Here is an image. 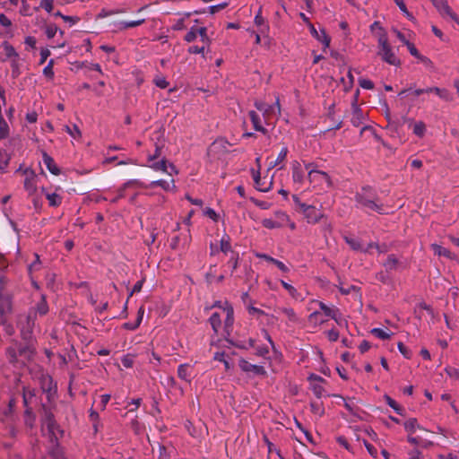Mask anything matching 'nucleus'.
I'll list each match as a JSON object with an SVG mask.
<instances>
[{
    "label": "nucleus",
    "mask_w": 459,
    "mask_h": 459,
    "mask_svg": "<svg viewBox=\"0 0 459 459\" xmlns=\"http://www.w3.org/2000/svg\"><path fill=\"white\" fill-rule=\"evenodd\" d=\"M8 279L0 275V325H4L7 321L8 315L12 312V297L6 290Z\"/></svg>",
    "instance_id": "1"
},
{
    "label": "nucleus",
    "mask_w": 459,
    "mask_h": 459,
    "mask_svg": "<svg viewBox=\"0 0 459 459\" xmlns=\"http://www.w3.org/2000/svg\"><path fill=\"white\" fill-rule=\"evenodd\" d=\"M378 46L379 51L377 55L381 56L382 60L385 63L394 65L400 66L401 60L396 56L394 52L393 51L386 36V33L383 32L378 38Z\"/></svg>",
    "instance_id": "2"
},
{
    "label": "nucleus",
    "mask_w": 459,
    "mask_h": 459,
    "mask_svg": "<svg viewBox=\"0 0 459 459\" xmlns=\"http://www.w3.org/2000/svg\"><path fill=\"white\" fill-rule=\"evenodd\" d=\"M8 359L11 363L25 364V360L30 359L33 354L32 349L29 345H21L15 343L6 351Z\"/></svg>",
    "instance_id": "3"
},
{
    "label": "nucleus",
    "mask_w": 459,
    "mask_h": 459,
    "mask_svg": "<svg viewBox=\"0 0 459 459\" xmlns=\"http://www.w3.org/2000/svg\"><path fill=\"white\" fill-rule=\"evenodd\" d=\"M36 312L29 310L25 315L19 316L18 327L21 331L22 338L25 341H29L31 338L32 331L35 326Z\"/></svg>",
    "instance_id": "4"
},
{
    "label": "nucleus",
    "mask_w": 459,
    "mask_h": 459,
    "mask_svg": "<svg viewBox=\"0 0 459 459\" xmlns=\"http://www.w3.org/2000/svg\"><path fill=\"white\" fill-rule=\"evenodd\" d=\"M147 194L138 189L136 183L128 182L124 185L122 188L118 190L117 196L113 199H127L128 201H134L136 198H145Z\"/></svg>",
    "instance_id": "5"
},
{
    "label": "nucleus",
    "mask_w": 459,
    "mask_h": 459,
    "mask_svg": "<svg viewBox=\"0 0 459 459\" xmlns=\"http://www.w3.org/2000/svg\"><path fill=\"white\" fill-rule=\"evenodd\" d=\"M296 211L303 213L308 223H316L324 216L321 207L307 203H298Z\"/></svg>",
    "instance_id": "6"
},
{
    "label": "nucleus",
    "mask_w": 459,
    "mask_h": 459,
    "mask_svg": "<svg viewBox=\"0 0 459 459\" xmlns=\"http://www.w3.org/2000/svg\"><path fill=\"white\" fill-rule=\"evenodd\" d=\"M433 5L437 8L441 16L450 17L453 21H455L459 25V17L457 14L452 10L449 6L446 0H430Z\"/></svg>",
    "instance_id": "7"
},
{
    "label": "nucleus",
    "mask_w": 459,
    "mask_h": 459,
    "mask_svg": "<svg viewBox=\"0 0 459 459\" xmlns=\"http://www.w3.org/2000/svg\"><path fill=\"white\" fill-rule=\"evenodd\" d=\"M223 315L225 316L224 332L228 336H230V332L233 329L234 310L232 306L228 301H224Z\"/></svg>",
    "instance_id": "8"
},
{
    "label": "nucleus",
    "mask_w": 459,
    "mask_h": 459,
    "mask_svg": "<svg viewBox=\"0 0 459 459\" xmlns=\"http://www.w3.org/2000/svg\"><path fill=\"white\" fill-rule=\"evenodd\" d=\"M309 380L314 381V383H311V389L313 394L317 397L321 398L325 395V390L324 386L322 385V383L325 382V380L317 375H311L309 377Z\"/></svg>",
    "instance_id": "9"
},
{
    "label": "nucleus",
    "mask_w": 459,
    "mask_h": 459,
    "mask_svg": "<svg viewBox=\"0 0 459 459\" xmlns=\"http://www.w3.org/2000/svg\"><path fill=\"white\" fill-rule=\"evenodd\" d=\"M240 368L247 373H252L256 376H264L266 371L263 366L252 364L245 359L239 362Z\"/></svg>",
    "instance_id": "10"
},
{
    "label": "nucleus",
    "mask_w": 459,
    "mask_h": 459,
    "mask_svg": "<svg viewBox=\"0 0 459 459\" xmlns=\"http://www.w3.org/2000/svg\"><path fill=\"white\" fill-rule=\"evenodd\" d=\"M308 179L310 182H325L327 186L331 185V179L329 175L326 172L316 170V169H309L308 171Z\"/></svg>",
    "instance_id": "11"
},
{
    "label": "nucleus",
    "mask_w": 459,
    "mask_h": 459,
    "mask_svg": "<svg viewBox=\"0 0 459 459\" xmlns=\"http://www.w3.org/2000/svg\"><path fill=\"white\" fill-rule=\"evenodd\" d=\"M43 425L47 427L48 432L55 436L56 430L58 429V425L55 420L53 413L50 411L45 410L43 417Z\"/></svg>",
    "instance_id": "12"
},
{
    "label": "nucleus",
    "mask_w": 459,
    "mask_h": 459,
    "mask_svg": "<svg viewBox=\"0 0 459 459\" xmlns=\"http://www.w3.org/2000/svg\"><path fill=\"white\" fill-rule=\"evenodd\" d=\"M178 377L186 383H191L193 378V366L188 363L180 364L178 367Z\"/></svg>",
    "instance_id": "13"
},
{
    "label": "nucleus",
    "mask_w": 459,
    "mask_h": 459,
    "mask_svg": "<svg viewBox=\"0 0 459 459\" xmlns=\"http://www.w3.org/2000/svg\"><path fill=\"white\" fill-rule=\"evenodd\" d=\"M365 119L364 114L361 110V108L357 105V96L354 99V101L352 103V117H351V124L358 127L359 126L363 120Z\"/></svg>",
    "instance_id": "14"
},
{
    "label": "nucleus",
    "mask_w": 459,
    "mask_h": 459,
    "mask_svg": "<svg viewBox=\"0 0 459 459\" xmlns=\"http://www.w3.org/2000/svg\"><path fill=\"white\" fill-rule=\"evenodd\" d=\"M309 30L310 33L314 38H316L318 41L322 42L325 46V48H328L330 45L331 39L326 34L325 30L323 29L321 30V32L318 33L316 30L315 26L312 23H309Z\"/></svg>",
    "instance_id": "15"
},
{
    "label": "nucleus",
    "mask_w": 459,
    "mask_h": 459,
    "mask_svg": "<svg viewBox=\"0 0 459 459\" xmlns=\"http://www.w3.org/2000/svg\"><path fill=\"white\" fill-rule=\"evenodd\" d=\"M25 178L23 181L24 188L30 194L33 193L36 190L35 178L36 175L33 171L26 169L24 171Z\"/></svg>",
    "instance_id": "16"
},
{
    "label": "nucleus",
    "mask_w": 459,
    "mask_h": 459,
    "mask_svg": "<svg viewBox=\"0 0 459 459\" xmlns=\"http://www.w3.org/2000/svg\"><path fill=\"white\" fill-rule=\"evenodd\" d=\"M42 157H43V162L48 168V169L53 174V175H59L60 174V169L56 164L54 159L49 156L46 152H42Z\"/></svg>",
    "instance_id": "17"
},
{
    "label": "nucleus",
    "mask_w": 459,
    "mask_h": 459,
    "mask_svg": "<svg viewBox=\"0 0 459 459\" xmlns=\"http://www.w3.org/2000/svg\"><path fill=\"white\" fill-rule=\"evenodd\" d=\"M343 239L350 246V247L354 251H360L363 253H368V248H364L360 241L353 237L344 236Z\"/></svg>",
    "instance_id": "18"
},
{
    "label": "nucleus",
    "mask_w": 459,
    "mask_h": 459,
    "mask_svg": "<svg viewBox=\"0 0 459 459\" xmlns=\"http://www.w3.org/2000/svg\"><path fill=\"white\" fill-rule=\"evenodd\" d=\"M403 427L406 432L409 433V435H412L415 433L418 429L420 430H426L424 428H422L417 421L415 418H410L403 423Z\"/></svg>",
    "instance_id": "19"
},
{
    "label": "nucleus",
    "mask_w": 459,
    "mask_h": 459,
    "mask_svg": "<svg viewBox=\"0 0 459 459\" xmlns=\"http://www.w3.org/2000/svg\"><path fill=\"white\" fill-rule=\"evenodd\" d=\"M292 178L296 183H302L304 180V172L302 170L301 165L299 161L294 160L292 162Z\"/></svg>",
    "instance_id": "20"
},
{
    "label": "nucleus",
    "mask_w": 459,
    "mask_h": 459,
    "mask_svg": "<svg viewBox=\"0 0 459 459\" xmlns=\"http://www.w3.org/2000/svg\"><path fill=\"white\" fill-rule=\"evenodd\" d=\"M2 46L4 50L5 58H0V61L5 62L7 59L19 58V54L8 41H4Z\"/></svg>",
    "instance_id": "21"
},
{
    "label": "nucleus",
    "mask_w": 459,
    "mask_h": 459,
    "mask_svg": "<svg viewBox=\"0 0 459 459\" xmlns=\"http://www.w3.org/2000/svg\"><path fill=\"white\" fill-rule=\"evenodd\" d=\"M362 204V208L365 210H372L376 211L380 214L388 213L389 211L385 208L384 203H360Z\"/></svg>",
    "instance_id": "22"
},
{
    "label": "nucleus",
    "mask_w": 459,
    "mask_h": 459,
    "mask_svg": "<svg viewBox=\"0 0 459 459\" xmlns=\"http://www.w3.org/2000/svg\"><path fill=\"white\" fill-rule=\"evenodd\" d=\"M248 115H249L250 120H251V122L253 124V126H254L255 130H256L258 132H261L264 134H265L267 133V129L264 128L261 125V120H260V117H259L258 114L255 111L251 110V111H249Z\"/></svg>",
    "instance_id": "23"
},
{
    "label": "nucleus",
    "mask_w": 459,
    "mask_h": 459,
    "mask_svg": "<svg viewBox=\"0 0 459 459\" xmlns=\"http://www.w3.org/2000/svg\"><path fill=\"white\" fill-rule=\"evenodd\" d=\"M426 92H429V93L434 92L440 99H442L446 101H450L452 100L451 94L448 91V90L444 89V88L442 89V88H438V87H429V88H426Z\"/></svg>",
    "instance_id": "24"
},
{
    "label": "nucleus",
    "mask_w": 459,
    "mask_h": 459,
    "mask_svg": "<svg viewBox=\"0 0 459 459\" xmlns=\"http://www.w3.org/2000/svg\"><path fill=\"white\" fill-rule=\"evenodd\" d=\"M262 6H260L255 17V24L259 27V32L264 34L269 30V25L265 22V20L262 16Z\"/></svg>",
    "instance_id": "25"
},
{
    "label": "nucleus",
    "mask_w": 459,
    "mask_h": 459,
    "mask_svg": "<svg viewBox=\"0 0 459 459\" xmlns=\"http://www.w3.org/2000/svg\"><path fill=\"white\" fill-rule=\"evenodd\" d=\"M220 251L223 254L231 255V252H235L231 247L230 238L229 235L224 234L220 241Z\"/></svg>",
    "instance_id": "26"
},
{
    "label": "nucleus",
    "mask_w": 459,
    "mask_h": 459,
    "mask_svg": "<svg viewBox=\"0 0 459 459\" xmlns=\"http://www.w3.org/2000/svg\"><path fill=\"white\" fill-rule=\"evenodd\" d=\"M209 322L214 333H218L221 326V314L220 312L212 313L209 318Z\"/></svg>",
    "instance_id": "27"
},
{
    "label": "nucleus",
    "mask_w": 459,
    "mask_h": 459,
    "mask_svg": "<svg viewBox=\"0 0 459 459\" xmlns=\"http://www.w3.org/2000/svg\"><path fill=\"white\" fill-rule=\"evenodd\" d=\"M275 311L285 315L291 323H297L299 320L294 309L291 307H277Z\"/></svg>",
    "instance_id": "28"
},
{
    "label": "nucleus",
    "mask_w": 459,
    "mask_h": 459,
    "mask_svg": "<svg viewBox=\"0 0 459 459\" xmlns=\"http://www.w3.org/2000/svg\"><path fill=\"white\" fill-rule=\"evenodd\" d=\"M48 455L51 459H65L63 448L58 443L53 445L48 451Z\"/></svg>",
    "instance_id": "29"
},
{
    "label": "nucleus",
    "mask_w": 459,
    "mask_h": 459,
    "mask_svg": "<svg viewBox=\"0 0 459 459\" xmlns=\"http://www.w3.org/2000/svg\"><path fill=\"white\" fill-rule=\"evenodd\" d=\"M431 247H432L434 253L439 256H445V257H447L450 259L454 258V255H452V253L447 248L443 247L440 245L432 244Z\"/></svg>",
    "instance_id": "30"
},
{
    "label": "nucleus",
    "mask_w": 459,
    "mask_h": 459,
    "mask_svg": "<svg viewBox=\"0 0 459 459\" xmlns=\"http://www.w3.org/2000/svg\"><path fill=\"white\" fill-rule=\"evenodd\" d=\"M399 261L394 255H389L386 261L384 263V266L387 272L396 270Z\"/></svg>",
    "instance_id": "31"
},
{
    "label": "nucleus",
    "mask_w": 459,
    "mask_h": 459,
    "mask_svg": "<svg viewBox=\"0 0 459 459\" xmlns=\"http://www.w3.org/2000/svg\"><path fill=\"white\" fill-rule=\"evenodd\" d=\"M282 287L289 292V294L296 300H302L300 293L292 285L284 281H281Z\"/></svg>",
    "instance_id": "32"
},
{
    "label": "nucleus",
    "mask_w": 459,
    "mask_h": 459,
    "mask_svg": "<svg viewBox=\"0 0 459 459\" xmlns=\"http://www.w3.org/2000/svg\"><path fill=\"white\" fill-rule=\"evenodd\" d=\"M37 314L40 316H44L48 312V306L45 299V297L42 296L40 301L36 305L35 308L32 309Z\"/></svg>",
    "instance_id": "33"
},
{
    "label": "nucleus",
    "mask_w": 459,
    "mask_h": 459,
    "mask_svg": "<svg viewBox=\"0 0 459 459\" xmlns=\"http://www.w3.org/2000/svg\"><path fill=\"white\" fill-rule=\"evenodd\" d=\"M319 308L324 313L325 316H328L331 318V316H334V312L338 307H329L325 303L322 301H317Z\"/></svg>",
    "instance_id": "34"
},
{
    "label": "nucleus",
    "mask_w": 459,
    "mask_h": 459,
    "mask_svg": "<svg viewBox=\"0 0 459 459\" xmlns=\"http://www.w3.org/2000/svg\"><path fill=\"white\" fill-rule=\"evenodd\" d=\"M371 333L381 340H387L393 334L392 332L381 328H373Z\"/></svg>",
    "instance_id": "35"
},
{
    "label": "nucleus",
    "mask_w": 459,
    "mask_h": 459,
    "mask_svg": "<svg viewBox=\"0 0 459 459\" xmlns=\"http://www.w3.org/2000/svg\"><path fill=\"white\" fill-rule=\"evenodd\" d=\"M308 321L314 325H322L326 322V319L322 316L318 311H315L308 316Z\"/></svg>",
    "instance_id": "36"
},
{
    "label": "nucleus",
    "mask_w": 459,
    "mask_h": 459,
    "mask_svg": "<svg viewBox=\"0 0 459 459\" xmlns=\"http://www.w3.org/2000/svg\"><path fill=\"white\" fill-rule=\"evenodd\" d=\"M252 173H253L255 188L258 191L265 192L268 188L266 186H264V183L261 182V177H260L259 171H255L254 169H252Z\"/></svg>",
    "instance_id": "37"
},
{
    "label": "nucleus",
    "mask_w": 459,
    "mask_h": 459,
    "mask_svg": "<svg viewBox=\"0 0 459 459\" xmlns=\"http://www.w3.org/2000/svg\"><path fill=\"white\" fill-rule=\"evenodd\" d=\"M255 106L258 110L264 112V115H269L273 112V106H270L264 101H255Z\"/></svg>",
    "instance_id": "38"
},
{
    "label": "nucleus",
    "mask_w": 459,
    "mask_h": 459,
    "mask_svg": "<svg viewBox=\"0 0 459 459\" xmlns=\"http://www.w3.org/2000/svg\"><path fill=\"white\" fill-rule=\"evenodd\" d=\"M239 255L238 252H231V255L228 261V264L231 267V273H233L238 266Z\"/></svg>",
    "instance_id": "39"
},
{
    "label": "nucleus",
    "mask_w": 459,
    "mask_h": 459,
    "mask_svg": "<svg viewBox=\"0 0 459 459\" xmlns=\"http://www.w3.org/2000/svg\"><path fill=\"white\" fill-rule=\"evenodd\" d=\"M144 22V20H138V21H133V22H121L119 23V30H126L128 28H134L137 26L142 25Z\"/></svg>",
    "instance_id": "40"
},
{
    "label": "nucleus",
    "mask_w": 459,
    "mask_h": 459,
    "mask_svg": "<svg viewBox=\"0 0 459 459\" xmlns=\"http://www.w3.org/2000/svg\"><path fill=\"white\" fill-rule=\"evenodd\" d=\"M288 152H289L288 148L287 147H283L281 149V151L280 152L276 160L273 161V162H271L270 168H274L277 165H279L280 163H281L286 159Z\"/></svg>",
    "instance_id": "41"
},
{
    "label": "nucleus",
    "mask_w": 459,
    "mask_h": 459,
    "mask_svg": "<svg viewBox=\"0 0 459 459\" xmlns=\"http://www.w3.org/2000/svg\"><path fill=\"white\" fill-rule=\"evenodd\" d=\"M11 67H12V77L13 79L18 78L21 74L20 64H19L18 58H13L11 60Z\"/></svg>",
    "instance_id": "42"
},
{
    "label": "nucleus",
    "mask_w": 459,
    "mask_h": 459,
    "mask_svg": "<svg viewBox=\"0 0 459 459\" xmlns=\"http://www.w3.org/2000/svg\"><path fill=\"white\" fill-rule=\"evenodd\" d=\"M262 224L267 229H276L282 227V221H277L273 219H264L263 220Z\"/></svg>",
    "instance_id": "43"
},
{
    "label": "nucleus",
    "mask_w": 459,
    "mask_h": 459,
    "mask_svg": "<svg viewBox=\"0 0 459 459\" xmlns=\"http://www.w3.org/2000/svg\"><path fill=\"white\" fill-rule=\"evenodd\" d=\"M425 131H426V126L423 122H418L414 125L413 126V133L420 136V137H422L425 134Z\"/></svg>",
    "instance_id": "44"
},
{
    "label": "nucleus",
    "mask_w": 459,
    "mask_h": 459,
    "mask_svg": "<svg viewBox=\"0 0 459 459\" xmlns=\"http://www.w3.org/2000/svg\"><path fill=\"white\" fill-rule=\"evenodd\" d=\"M9 127L4 118L2 117L0 120V139H4L8 136Z\"/></svg>",
    "instance_id": "45"
},
{
    "label": "nucleus",
    "mask_w": 459,
    "mask_h": 459,
    "mask_svg": "<svg viewBox=\"0 0 459 459\" xmlns=\"http://www.w3.org/2000/svg\"><path fill=\"white\" fill-rule=\"evenodd\" d=\"M331 318L333 319L336 322V324L340 326L347 325V321L343 318L339 308H337L336 311L334 312V316H331Z\"/></svg>",
    "instance_id": "46"
},
{
    "label": "nucleus",
    "mask_w": 459,
    "mask_h": 459,
    "mask_svg": "<svg viewBox=\"0 0 459 459\" xmlns=\"http://www.w3.org/2000/svg\"><path fill=\"white\" fill-rule=\"evenodd\" d=\"M385 402L386 403L391 407L393 408L398 414H402V411L403 409L401 408V406H399V404L394 400L392 399L390 396L386 395L385 396Z\"/></svg>",
    "instance_id": "47"
},
{
    "label": "nucleus",
    "mask_w": 459,
    "mask_h": 459,
    "mask_svg": "<svg viewBox=\"0 0 459 459\" xmlns=\"http://www.w3.org/2000/svg\"><path fill=\"white\" fill-rule=\"evenodd\" d=\"M53 65H54V60L51 59L48 65L43 69V74L48 79H52L54 77V71H53Z\"/></svg>",
    "instance_id": "48"
},
{
    "label": "nucleus",
    "mask_w": 459,
    "mask_h": 459,
    "mask_svg": "<svg viewBox=\"0 0 459 459\" xmlns=\"http://www.w3.org/2000/svg\"><path fill=\"white\" fill-rule=\"evenodd\" d=\"M339 290L343 295L351 294L353 291L358 292L359 290V288L355 285H349L347 287L340 286Z\"/></svg>",
    "instance_id": "49"
},
{
    "label": "nucleus",
    "mask_w": 459,
    "mask_h": 459,
    "mask_svg": "<svg viewBox=\"0 0 459 459\" xmlns=\"http://www.w3.org/2000/svg\"><path fill=\"white\" fill-rule=\"evenodd\" d=\"M198 28L192 27L191 30L186 34L185 40L187 42L194 41L198 34Z\"/></svg>",
    "instance_id": "50"
},
{
    "label": "nucleus",
    "mask_w": 459,
    "mask_h": 459,
    "mask_svg": "<svg viewBox=\"0 0 459 459\" xmlns=\"http://www.w3.org/2000/svg\"><path fill=\"white\" fill-rule=\"evenodd\" d=\"M39 5L41 8L50 13L54 8V0H41Z\"/></svg>",
    "instance_id": "51"
},
{
    "label": "nucleus",
    "mask_w": 459,
    "mask_h": 459,
    "mask_svg": "<svg viewBox=\"0 0 459 459\" xmlns=\"http://www.w3.org/2000/svg\"><path fill=\"white\" fill-rule=\"evenodd\" d=\"M35 395V391L23 387V403L27 406L30 400Z\"/></svg>",
    "instance_id": "52"
},
{
    "label": "nucleus",
    "mask_w": 459,
    "mask_h": 459,
    "mask_svg": "<svg viewBox=\"0 0 459 459\" xmlns=\"http://www.w3.org/2000/svg\"><path fill=\"white\" fill-rule=\"evenodd\" d=\"M57 27L55 24H48L46 27V35L48 39H52L55 37L56 33L57 32Z\"/></svg>",
    "instance_id": "53"
},
{
    "label": "nucleus",
    "mask_w": 459,
    "mask_h": 459,
    "mask_svg": "<svg viewBox=\"0 0 459 459\" xmlns=\"http://www.w3.org/2000/svg\"><path fill=\"white\" fill-rule=\"evenodd\" d=\"M397 347L404 358L410 359L411 357V351L402 342H398Z\"/></svg>",
    "instance_id": "54"
},
{
    "label": "nucleus",
    "mask_w": 459,
    "mask_h": 459,
    "mask_svg": "<svg viewBox=\"0 0 459 459\" xmlns=\"http://www.w3.org/2000/svg\"><path fill=\"white\" fill-rule=\"evenodd\" d=\"M406 47L410 52V54L411 56H413L414 57L420 59V57L422 56L419 51L418 49L416 48V47L414 46V44L411 43V42H406Z\"/></svg>",
    "instance_id": "55"
},
{
    "label": "nucleus",
    "mask_w": 459,
    "mask_h": 459,
    "mask_svg": "<svg viewBox=\"0 0 459 459\" xmlns=\"http://www.w3.org/2000/svg\"><path fill=\"white\" fill-rule=\"evenodd\" d=\"M204 214L212 219L213 221H217L219 219V214L212 208H205L204 210Z\"/></svg>",
    "instance_id": "56"
},
{
    "label": "nucleus",
    "mask_w": 459,
    "mask_h": 459,
    "mask_svg": "<svg viewBox=\"0 0 459 459\" xmlns=\"http://www.w3.org/2000/svg\"><path fill=\"white\" fill-rule=\"evenodd\" d=\"M197 30H198V34L201 37L202 41L206 44H210L211 40H210L209 37L207 36V29L205 27H201V28H198Z\"/></svg>",
    "instance_id": "57"
},
{
    "label": "nucleus",
    "mask_w": 459,
    "mask_h": 459,
    "mask_svg": "<svg viewBox=\"0 0 459 459\" xmlns=\"http://www.w3.org/2000/svg\"><path fill=\"white\" fill-rule=\"evenodd\" d=\"M152 167L156 170L167 171V160L163 159L154 162Z\"/></svg>",
    "instance_id": "58"
},
{
    "label": "nucleus",
    "mask_w": 459,
    "mask_h": 459,
    "mask_svg": "<svg viewBox=\"0 0 459 459\" xmlns=\"http://www.w3.org/2000/svg\"><path fill=\"white\" fill-rule=\"evenodd\" d=\"M359 84L361 88L366 90H372L374 88L373 82L368 79H359Z\"/></svg>",
    "instance_id": "59"
},
{
    "label": "nucleus",
    "mask_w": 459,
    "mask_h": 459,
    "mask_svg": "<svg viewBox=\"0 0 459 459\" xmlns=\"http://www.w3.org/2000/svg\"><path fill=\"white\" fill-rule=\"evenodd\" d=\"M310 407H311V411L314 413H316L319 415L324 414V409L322 408L321 403H319L317 402H313V403H311Z\"/></svg>",
    "instance_id": "60"
},
{
    "label": "nucleus",
    "mask_w": 459,
    "mask_h": 459,
    "mask_svg": "<svg viewBox=\"0 0 459 459\" xmlns=\"http://www.w3.org/2000/svg\"><path fill=\"white\" fill-rule=\"evenodd\" d=\"M394 3L398 5L400 10L407 16L412 17L410 12L408 11L403 0H394Z\"/></svg>",
    "instance_id": "61"
},
{
    "label": "nucleus",
    "mask_w": 459,
    "mask_h": 459,
    "mask_svg": "<svg viewBox=\"0 0 459 459\" xmlns=\"http://www.w3.org/2000/svg\"><path fill=\"white\" fill-rule=\"evenodd\" d=\"M364 445L369 455H372L373 457H377V449L372 444L366 440H364Z\"/></svg>",
    "instance_id": "62"
},
{
    "label": "nucleus",
    "mask_w": 459,
    "mask_h": 459,
    "mask_svg": "<svg viewBox=\"0 0 459 459\" xmlns=\"http://www.w3.org/2000/svg\"><path fill=\"white\" fill-rule=\"evenodd\" d=\"M9 158L5 152H0V169H4L8 165Z\"/></svg>",
    "instance_id": "63"
},
{
    "label": "nucleus",
    "mask_w": 459,
    "mask_h": 459,
    "mask_svg": "<svg viewBox=\"0 0 459 459\" xmlns=\"http://www.w3.org/2000/svg\"><path fill=\"white\" fill-rule=\"evenodd\" d=\"M422 454L418 449H412L408 453V459H421Z\"/></svg>",
    "instance_id": "64"
}]
</instances>
